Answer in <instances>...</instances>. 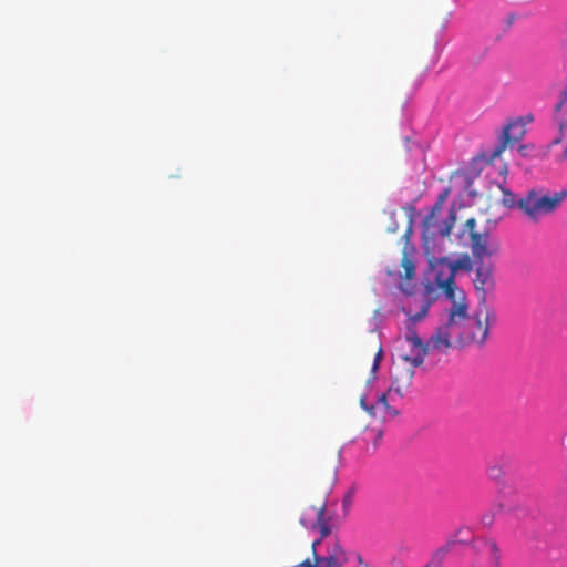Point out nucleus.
<instances>
[{
  "label": "nucleus",
  "instance_id": "4",
  "mask_svg": "<svg viewBox=\"0 0 567 567\" xmlns=\"http://www.w3.org/2000/svg\"><path fill=\"white\" fill-rule=\"evenodd\" d=\"M473 267V261L468 255H463L455 261H450L446 258L441 259L436 265L435 284L443 291L447 300L456 299V297H466L463 289H460L455 284V276L457 270L470 271Z\"/></svg>",
  "mask_w": 567,
  "mask_h": 567
},
{
  "label": "nucleus",
  "instance_id": "19",
  "mask_svg": "<svg viewBox=\"0 0 567 567\" xmlns=\"http://www.w3.org/2000/svg\"><path fill=\"white\" fill-rule=\"evenodd\" d=\"M429 307H430V303L424 302L421 307V310L417 313L410 317L412 322H417V321L422 320L423 318H425V316L427 315V311H429Z\"/></svg>",
  "mask_w": 567,
  "mask_h": 567
},
{
  "label": "nucleus",
  "instance_id": "24",
  "mask_svg": "<svg viewBox=\"0 0 567 567\" xmlns=\"http://www.w3.org/2000/svg\"><path fill=\"white\" fill-rule=\"evenodd\" d=\"M358 567H369L367 563L363 561L362 556L357 554Z\"/></svg>",
  "mask_w": 567,
  "mask_h": 567
},
{
  "label": "nucleus",
  "instance_id": "26",
  "mask_svg": "<svg viewBox=\"0 0 567 567\" xmlns=\"http://www.w3.org/2000/svg\"><path fill=\"white\" fill-rule=\"evenodd\" d=\"M425 567H433V565L430 561Z\"/></svg>",
  "mask_w": 567,
  "mask_h": 567
},
{
  "label": "nucleus",
  "instance_id": "1",
  "mask_svg": "<svg viewBox=\"0 0 567 567\" xmlns=\"http://www.w3.org/2000/svg\"><path fill=\"white\" fill-rule=\"evenodd\" d=\"M446 321L433 333L432 346L439 353H447L453 347L483 346L489 327L496 322L495 312L486 305H480L474 315H468L467 298L449 300Z\"/></svg>",
  "mask_w": 567,
  "mask_h": 567
},
{
  "label": "nucleus",
  "instance_id": "17",
  "mask_svg": "<svg viewBox=\"0 0 567 567\" xmlns=\"http://www.w3.org/2000/svg\"><path fill=\"white\" fill-rule=\"evenodd\" d=\"M503 467L497 464L491 465L487 468V475L492 480H499L503 476Z\"/></svg>",
  "mask_w": 567,
  "mask_h": 567
},
{
  "label": "nucleus",
  "instance_id": "25",
  "mask_svg": "<svg viewBox=\"0 0 567 567\" xmlns=\"http://www.w3.org/2000/svg\"><path fill=\"white\" fill-rule=\"evenodd\" d=\"M563 158H567V145H566V148L563 152Z\"/></svg>",
  "mask_w": 567,
  "mask_h": 567
},
{
  "label": "nucleus",
  "instance_id": "23",
  "mask_svg": "<svg viewBox=\"0 0 567 567\" xmlns=\"http://www.w3.org/2000/svg\"><path fill=\"white\" fill-rule=\"evenodd\" d=\"M557 103L567 106V84L560 91Z\"/></svg>",
  "mask_w": 567,
  "mask_h": 567
},
{
  "label": "nucleus",
  "instance_id": "3",
  "mask_svg": "<svg viewBox=\"0 0 567 567\" xmlns=\"http://www.w3.org/2000/svg\"><path fill=\"white\" fill-rule=\"evenodd\" d=\"M567 198V189L549 193L544 188H532L518 198V209L530 221L554 214Z\"/></svg>",
  "mask_w": 567,
  "mask_h": 567
},
{
  "label": "nucleus",
  "instance_id": "22",
  "mask_svg": "<svg viewBox=\"0 0 567 567\" xmlns=\"http://www.w3.org/2000/svg\"><path fill=\"white\" fill-rule=\"evenodd\" d=\"M450 188H444L437 196L436 203L443 204L446 202L447 197L450 196Z\"/></svg>",
  "mask_w": 567,
  "mask_h": 567
},
{
  "label": "nucleus",
  "instance_id": "8",
  "mask_svg": "<svg viewBox=\"0 0 567 567\" xmlns=\"http://www.w3.org/2000/svg\"><path fill=\"white\" fill-rule=\"evenodd\" d=\"M533 121V114H527L523 118L513 121L507 124L503 128L501 144L494 150L492 157H498L509 143L519 141L525 134V124L532 123Z\"/></svg>",
  "mask_w": 567,
  "mask_h": 567
},
{
  "label": "nucleus",
  "instance_id": "7",
  "mask_svg": "<svg viewBox=\"0 0 567 567\" xmlns=\"http://www.w3.org/2000/svg\"><path fill=\"white\" fill-rule=\"evenodd\" d=\"M392 400L394 396H398L394 392L389 393V390L379 395L377 402L374 404H368L364 398H361L360 404L361 406L374 419L380 420L381 422H388L395 419L400 413L395 408H392L388 398Z\"/></svg>",
  "mask_w": 567,
  "mask_h": 567
},
{
  "label": "nucleus",
  "instance_id": "18",
  "mask_svg": "<svg viewBox=\"0 0 567 567\" xmlns=\"http://www.w3.org/2000/svg\"><path fill=\"white\" fill-rule=\"evenodd\" d=\"M443 208V204L436 203L433 205L431 212L426 215L427 217V224L431 225L433 218H436L441 215Z\"/></svg>",
  "mask_w": 567,
  "mask_h": 567
},
{
  "label": "nucleus",
  "instance_id": "9",
  "mask_svg": "<svg viewBox=\"0 0 567 567\" xmlns=\"http://www.w3.org/2000/svg\"><path fill=\"white\" fill-rule=\"evenodd\" d=\"M474 287L480 293V305H486V293L494 288L493 265L475 262Z\"/></svg>",
  "mask_w": 567,
  "mask_h": 567
},
{
  "label": "nucleus",
  "instance_id": "10",
  "mask_svg": "<svg viewBox=\"0 0 567 567\" xmlns=\"http://www.w3.org/2000/svg\"><path fill=\"white\" fill-rule=\"evenodd\" d=\"M455 224V214L452 210L445 220H439V217L433 218L431 225L427 224V217L423 220V238L425 240H434L436 237H447L451 234Z\"/></svg>",
  "mask_w": 567,
  "mask_h": 567
},
{
  "label": "nucleus",
  "instance_id": "12",
  "mask_svg": "<svg viewBox=\"0 0 567 567\" xmlns=\"http://www.w3.org/2000/svg\"><path fill=\"white\" fill-rule=\"evenodd\" d=\"M456 542L453 539L447 540L443 546L439 547L431 557V564L433 567H437L442 564L446 555L452 550L455 546Z\"/></svg>",
  "mask_w": 567,
  "mask_h": 567
},
{
  "label": "nucleus",
  "instance_id": "16",
  "mask_svg": "<svg viewBox=\"0 0 567 567\" xmlns=\"http://www.w3.org/2000/svg\"><path fill=\"white\" fill-rule=\"evenodd\" d=\"M382 435H383L382 429H374V427H372L370 430H367V432H365V440L372 439L373 440V446L377 447L379 441L382 437Z\"/></svg>",
  "mask_w": 567,
  "mask_h": 567
},
{
  "label": "nucleus",
  "instance_id": "15",
  "mask_svg": "<svg viewBox=\"0 0 567 567\" xmlns=\"http://www.w3.org/2000/svg\"><path fill=\"white\" fill-rule=\"evenodd\" d=\"M504 206L513 208H518V199H516V196L513 192L508 189H503V199H502Z\"/></svg>",
  "mask_w": 567,
  "mask_h": 567
},
{
  "label": "nucleus",
  "instance_id": "21",
  "mask_svg": "<svg viewBox=\"0 0 567 567\" xmlns=\"http://www.w3.org/2000/svg\"><path fill=\"white\" fill-rule=\"evenodd\" d=\"M464 227L468 230L470 233V236L472 234H480L478 231L475 230V227H476V220L475 218H470L465 221V225Z\"/></svg>",
  "mask_w": 567,
  "mask_h": 567
},
{
  "label": "nucleus",
  "instance_id": "20",
  "mask_svg": "<svg viewBox=\"0 0 567 567\" xmlns=\"http://www.w3.org/2000/svg\"><path fill=\"white\" fill-rule=\"evenodd\" d=\"M382 358H383V351H382V348L379 347V350H378V352L374 355L373 364H372V368H371V372L373 374L378 371Z\"/></svg>",
  "mask_w": 567,
  "mask_h": 567
},
{
  "label": "nucleus",
  "instance_id": "14",
  "mask_svg": "<svg viewBox=\"0 0 567 567\" xmlns=\"http://www.w3.org/2000/svg\"><path fill=\"white\" fill-rule=\"evenodd\" d=\"M401 266L404 269V278L411 280L415 275V265L406 254L401 259Z\"/></svg>",
  "mask_w": 567,
  "mask_h": 567
},
{
  "label": "nucleus",
  "instance_id": "6",
  "mask_svg": "<svg viewBox=\"0 0 567 567\" xmlns=\"http://www.w3.org/2000/svg\"><path fill=\"white\" fill-rule=\"evenodd\" d=\"M471 250L474 262H484L485 258H491L498 254L499 243L491 238L488 233L472 234Z\"/></svg>",
  "mask_w": 567,
  "mask_h": 567
},
{
  "label": "nucleus",
  "instance_id": "2",
  "mask_svg": "<svg viewBox=\"0 0 567 567\" xmlns=\"http://www.w3.org/2000/svg\"><path fill=\"white\" fill-rule=\"evenodd\" d=\"M433 334L426 343L417 336L414 329H409L408 334L399 342L398 360L391 368V385L389 393H395L403 399L409 392L415 374V368L423 364L425 355L437 352L432 346Z\"/></svg>",
  "mask_w": 567,
  "mask_h": 567
},
{
  "label": "nucleus",
  "instance_id": "11",
  "mask_svg": "<svg viewBox=\"0 0 567 567\" xmlns=\"http://www.w3.org/2000/svg\"><path fill=\"white\" fill-rule=\"evenodd\" d=\"M553 121L558 128V133L553 140V144H559L567 134V106L558 103L554 106Z\"/></svg>",
  "mask_w": 567,
  "mask_h": 567
},
{
  "label": "nucleus",
  "instance_id": "5",
  "mask_svg": "<svg viewBox=\"0 0 567 567\" xmlns=\"http://www.w3.org/2000/svg\"><path fill=\"white\" fill-rule=\"evenodd\" d=\"M471 547L475 553L472 567H501L502 551L494 538L474 537Z\"/></svg>",
  "mask_w": 567,
  "mask_h": 567
},
{
  "label": "nucleus",
  "instance_id": "13",
  "mask_svg": "<svg viewBox=\"0 0 567 567\" xmlns=\"http://www.w3.org/2000/svg\"><path fill=\"white\" fill-rule=\"evenodd\" d=\"M503 511L502 504L494 505L488 512L482 515L481 517V524L485 528H489L493 526L495 522V517L498 513Z\"/></svg>",
  "mask_w": 567,
  "mask_h": 567
}]
</instances>
